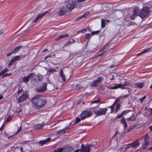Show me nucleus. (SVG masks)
Segmentation results:
<instances>
[{
  "label": "nucleus",
  "mask_w": 152,
  "mask_h": 152,
  "mask_svg": "<svg viewBox=\"0 0 152 152\" xmlns=\"http://www.w3.org/2000/svg\"><path fill=\"white\" fill-rule=\"evenodd\" d=\"M139 10L137 8H134L133 14L131 16L132 20H134L135 19V17L139 16Z\"/></svg>",
  "instance_id": "15"
},
{
  "label": "nucleus",
  "mask_w": 152,
  "mask_h": 152,
  "mask_svg": "<svg viewBox=\"0 0 152 152\" xmlns=\"http://www.w3.org/2000/svg\"><path fill=\"white\" fill-rule=\"evenodd\" d=\"M51 55H48V56H46L44 58V59L45 60H46V59L47 58H48L49 57H51Z\"/></svg>",
  "instance_id": "56"
},
{
  "label": "nucleus",
  "mask_w": 152,
  "mask_h": 152,
  "mask_svg": "<svg viewBox=\"0 0 152 152\" xmlns=\"http://www.w3.org/2000/svg\"><path fill=\"white\" fill-rule=\"evenodd\" d=\"M56 71L54 69H50L48 70V72H56Z\"/></svg>",
  "instance_id": "46"
},
{
  "label": "nucleus",
  "mask_w": 152,
  "mask_h": 152,
  "mask_svg": "<svg viewBox=\"0 0 152 152\" xmlns=\"http://www.w3.org/2000/svg\"><path fill=\"white\" fill-rule=\"evenodd\" d=\"M80 151V149H77L74 152H79Z\"/></svg>",
  "instance_id": "63"
},
{
  "label": "nucleus",
  "mask_w": 152,
  "mask_h": 152,
  "mask_svg": "<svg viewBox=\"0 0 152 152\" xmlns=\"http://www.w3.org/2000/svg\"><path fill=\"white\" fill-rule=\"evenodd\" d=\"M119 99H118L117 100H115V101H114V103H113L114 104H116V103H117V102L119 101Z\"/></svg>",
  "instance_id": "58"
},
{
  "label": "nucleus",
  "mask_w": 152,
  "mask_h": 152,
  "mask_svg": "<svg viewBox=\"0 0 152 152\" xmlns=\"http://www.w3.org/2000/svg\"><path fill=\"white\" fill-rule=\"evenodd\" d=\"M84 31V32H86V29L85 28H84V29H82L81 30L79 31L81 32H84V31Z\"/></svg>",
  "instance_id": "57"
},
{
  "label": "nucleus",
  "mask_w": 152,
  "mask_h": 152,
  "mask_svg": "<svg viewBox=\"0 0 152 152\" xmlns=\"http://www.w3.org/2000/svg\"><path fill=\"white\" fill-rule=\"evenodd\" d=\"M151 49H152V46H151L149 48H146L144 49L143 50V51L141 52V53H143V54L145 53L150 51Z\"/></svg>",
  "instance_id": "28"
},
{
  "label": "nucleus",
  "mask_w": 152,
  "mask_h": 152,
  "mask_svg": "<svg viewBox=\"0 0 152 152\" xmlns=\"http://www.w3.org/2000/svg\"><path fill=\"white\" fill-rule=\"evenodd\" d=\"M118 133V131H116L115 133L114 134V137L115 136L117 135Z\"/></svg>",
  "instance_id": "64"
},
{
  "label": "nucleus",
  "mask_w": 152,
  "mask_h": 152,
  "mask_svg": "<svg viewBox=\"0 0 152 152\" xmlns=\"http://www.w3.org/2000/svg\"><path fill=\"white\" fill-rule=\"evenodd\" d=\"M132 147L136 149L137 147H138L140 145V143L139 142V140L138 139L134 140L132 142Z\"/></svg>",
  "instance_id": "18"
},
{
  "label": "nucleus",
  "mask_w": 152,
  "mask_h": 152,
  "mask_svg": "<svg viewBox=\"0 0 152 152\" xmlns=\"http://www.w3.org/2000/svg\"><path fill=\"white\" fill-rule=\"evenodd\" d=\"M50 138L48 137V138L45 139V140L39 141L38 142V144L39 145L42 146L45 144L46 143L50 141Z\"/></svg>",
  "instance_id": "16"
},
{
  "label": "nucleus",
  "mask_w": 152,
  "mask_h": 152,
  "mask_svg": "<svg viewBox=\"0 0 152 152\" xmlns=\"http://www.w3.org/2000/svg\"><path fill=\"white\" fill-rule=\"evenodd\" d=\"M70 45V43L68 41V42H67L66 43H65L64 45V47H65L66 46H68L69 45Z\"/></svg>",
  "instance_id": "48"
},
{
  "label": "nucleus",
  "mask_w": 152,
  "mask_h": 152,
  "mask_svg": "<svg viewBox=\"0 0 152 152\" xmlns=\"http://www.w3.org/2000/svg\"><path fill=\"white\" fill-rule=\"evenodd\" d=\"M104 53V52L102 53H99L96 56H95V57L97 58L98 57L102 56Z\"/></svg>",
  "instance_id": "40"
},
{
  "label": "nucleus",
  "mask_w": 152,
  "mask_h": 152,
  "mask_svg": "<svg viewBox=\"0 0 152 152\" xmlns=\"http://www.w3.org/2000/svg\"><path fill=\"white\" fill-rule=\"evenodd\" d=\"M4 122L3 123V124L2 125L1 127L0 128V131H2L4 129Z\"/></svg>",
  "instance_id": "50"
},
{
  "label": "nucleus",
  "mask_w": 152,
  "mask_h": 152,
  "mask_svg": "<svg viewBox=\"0 0 152 152\" xmlns=\"http://www.w3.org/2000/svg\"><path fill=\"white\" fill-rule=\"evenodd\" d=\"M148 145H149L148 144H147L146 143L144 142L142 146V148L143 149H145Z\"/></svg>",
  "instance_id": "34"
},
{
  "label": "nucleus",
  "mask_w": 152,
  "mask_h": 152,
  "mask_svg": "<svg viewBox=\"0 0 152 152\" xmlns=\"http://www.w3.org/2000/svg\"><path fill=\"white\" fill-rule=\"evenodd\" d=\"M75 41V40L73 39H70L69 41L70 44L74 43Z\"/></svg>",
  "instance_id": "43"
},
{
  "label": "nucleus",
  "mask_w": 152,
  "mask_h": 152,
  "mask_svg": "<svg viewBox=\"0 0 152 152\" xmlns=\"http://www.w3.org/2000/svg\"><path fill=\"white\" fill-rule=\"evenodd\" d=\"M91 146L90 145H87L84 146V145L83 144L81 145L80 151V152H90V148Z\"/></svg>",
  "instance_id": "9"
},
{
  "label": "nucleus",
  "mask_w": 152,
  "mask_h": 152,
  "mask_svg": "<svg viewBox=\"0 0 152 152\" xmlns=\"http://www.w3.org/2000/svg\"><path fill=\"white\" fill-rule=\"evenodd\" d=\"M59 75L61 77L62 81L63 82H64L66 80V78L65 76L63 73L62 69H61L59 73Z\"/></svg>",
  "instance_id": "24"
},
{
  "label": "nucleus",
  "mask_w": 152,
  "mask_h": 152,
  "mask_svg": "<svg viewBox=\"0 0 152 152\" xmlns=\"http://www.w3.org/2000/svg\"><path fill=\"white\" fill-rule=\"evenodd\" d=\"M69 36V34H61L58 36V37L55 39L56 41H58L60 39H61L63 38H67Z\"/></svg>",
  "instance_id": "21"
},
{
  "label": "nucleus",
  "mask_w": 152,
  "mask_h": 152,
  "mask_svg": "<svg viewBox=\"0 0 152 152\" xmlns=\"http://www.w3.org/2000/svg\"><path fill=\"white\" fill-rule=\"evenodd\" d=\"M48 50V49H44L42 51V53H44V52H46Z\"/></svg>",
  "instance_id": "61"
},
{
  "label": "nucleus",
  "mask_w": 152,
  "mask_h": 152,
  "mask_svg": "<svg viewBox=\"0 0 152 152\" xmlns=\"http://www.w3.org/2000/svg\"><path fill=\"white\" fill-rule=\"evenodd\" d=\"M121 105L119 104H116L115 109V113H116L120 108Z\"/></svg>",
  "instance_id": "30"
},
{
  "label": "nucleus",
  "mask_w": 152,
  "mask_h": 152,
  "mask_svg": "<svg viewBox=\"0 0 152 152\" xmlns=\"http://www.w3.org/2000/svg\"><path fill=\"white\" fill-rule=\"evenodd\" d=\"M135 119V115L134 114H132L130 117L126 118V120L127 121H134Z\"/></svg>",
  "instance_id": "25"
},
{
  "label": "nucleus",
  "mask_w": 152,
  "mask_h": 152,
  "mask_svg": "<svg viewBox=\"0 0 152 152\" xmlns=\"http://www.w3.org/2000/svg\"><path fill=\"white\" fill-rule=\"evenodd\" d=\"M110 45V43H108L107 44L105 45H104L103 48L104 49L107 48Z\"/></svg>",
  "instance_id": "44"
},
{
  "label": "nucleus",
  "mask_w": 152,
  "mask_h": 152,
  "mask_svg": "<svg viewBox=\"0 0 152 152\" xmlns=\"http://www.w3.org/2000/svg\"><path fill=\"white\" fill-rule=\"evenodd\" d=\"M146 98V96H144L142 98H141L139 99V101L140 103H141Z\"/></svg>",
  "instance_id": "39"
},
{
  "label": "nucleus",
  "mask_w": 152,
  "mask_h": 152,
  "mask_svg": "<svg viewBox=\"0 0 152 152\" xmlns=\"http://www.w3.org/2000/svg\"><path fill=\"white\" fill-rule=\"evenodd\" d=\"M20 150L21 151V152H24L23 151V148L22 147H20Z\"/></svg>",
  "instance_id": "60"
},
{
  "label": "nucleus",
  "mask_w": 152,
  "mask_h": 152,
  "mask_svg": "<svg viewBox=\"0 0 152 152\" xmlns=\"http://www.w3.org/2000/svg\"><path fill=\"white\" fill-rule=\"evenodd\" d=\"M21 127L20 126V127L18 129V130H17L16 132V134H17L18 133H19L21 130Z\"/></svg>",
  "instance_id": "51"
},
{
  "label": "nucleus",
  "mask_w": 152,
  "mask_h": 152,
  "mask_svg": "<svg viewBox=\"0 0 152 152\" xmlns=\"http://www.w3.org/2000/svg\"><path fill=\"white\" fill-rule=\"evenodd\" d=\"M89 14V12H85L84 14L83 15H84V18L86 17Z\"/></svg>",
  "instance_id": "42"
},
{
  "label": "nucleus",
  "mask_w": 152,
  "mask_h": 152,
  "mask_svg": "<svg viewBox=\"0 0 152 152\" xmlns=\"http://www.w3.org/2000/svg\"><path fill=\"white\" fill-rule=\"evenodd\" d=\"M47 83H42V85L39 87L36 88L35 90L38 92H42L45 91L47 90Z\"/></svg>",
  "instance_id": "8"
},
{
  "label": "nucleus",
  "mask_w": 152,
  "mask_h": 152,
  "mask_svg": "<svg viewBox=\"0 0 152 152\" xmlns=\"http://www.w3.org/2000/svg\"><path fill=\"white\" fill-rule=\"evenodd\" d=\"M53 152H63V148H59L53 151Z\"/></svg>",
  "instance_id": "32"
},
{
  "label": "nucleus",
  "mask_w": 152,
  "mask_h": 152,
  "mask_svg": "<svg viewBox=\"0 0 152 152\" xmlns=\"http://www.w3.org/2000/svg\"><path fill=\"white\" fill-rule=\"evenodd\" d=\"M108 110V108L104 107L102 108H97L94 110V113L97 116L105 114Z\"/></svg>",
  "instance_id": "5"
},
{
  "label": "nucleus",
  "mask_w": 152,
  "mask_h": 152,
  "mask_svg": "<svg viewBox=\"0 0 152 152\" xmlns=\"http://www.w3.org/2000/svg\"><path fill=\"white\" fill-rule=\"evenodd\" d=\"M92 115V112L90 110H86L83 111L80 115V118L82 120L90 117Z\"/></svg>",
  "instance_id": "6"
},
{
  "label": "nucleus",
  "mask_w": 152,
  "mask_h": 152,
  "mask_svg": "<svg viewBox=\"0 0 152 152\" xmlns=\"http://www.w3.org/2000/svg\"><path fill=\"white\" fill-rule=\"evenodd\" d=\"M83 16L84 15H81V16H80L79 17L77 18L76 19V20H75V21H77L79 20H81V19H82V18H84V17Z\"/></svg>",
  "instance_id": "38"
},
{
  "label": "nucleus",
  "mask_w": 152,
  "mask_h": 152,
  "mask_svg": "<svg viewBox=\"0 0 152 152\" xmlns=\"http://www.w3.org/2000/svg\"><path fill=\"white\" fill-rule=\"evenodd\" d=\"M130 85V83L128 81H126L124 84L123 85V87H125V86H129Z\"/></svg>",
  "instance_id": "36"
},
{
  "label": "nucleus",
  "mask_w": 152,
  "mask_h": 152,
  "mask_svg": "<svg viewBox=\"0 0 152 152\" xmlns=\"http://www.w3.org/2000/svg\"><path fill=\"white\" fill-rule=\"evenodd\" d=\"M120 123L121 124H123L124 129H126L127 127V124L126 121V119L125 117H122L121 119Z\"/></svg>",
  "instance_id": "17"
},
{
  "label": "nucleus",
  "mask_w": 152,
  "mask_h": 152,
  "mask_svg": "<svg viewBox=\"0 0 152 152\" xmlns=\"http://www.w3.org/2000/svg\"><path fill=\"white\" fill-rule=\"evenodd\" d=\"M129 96V94H126V95H124V96H122V97L123 98L126 99L127 97H128Z\"/></svg>",
  "instance_id": "49"
},
{
  "label": "nucleus",
  "mask_w": 152,
  "mask_h": 152,
  "mask_svg": "<svg viewBox=\"0 0 152 152\" xmlns=\"http://www.w3.org/2000/svg\"><path fill=\"white\" fill-rule=\"evenodd\" d=\"M12 118L11 116H9L7 119L6 122H8L11 120Z\"/></svg>",
  "instance_id": "45"
},
{
  "label": "nucleus",
  "mask_w": 152,
  "mask_h": 152,
  "mask_svg": "<svg viewBox=\"0 0 152 152\" xmlns=\"http://www.w3.org/2000/svg\"><path fill=\"white\" fill-rule=\"evenodd\" d=\"M150 140V136L147 134H146L144 136V142L146 143L149 145Z\"/></svg>",
  "instance_id": "22"
},
{
  "label": "nucleus",
  "mask_w": 152,
  "mask_h": 152,
  "mask_svg": "<svg viewBox=\"0 0 152 152\" xmlns=\"http://www.w3.org/2000/svg\"><path fill=\"white\" fill-rule=\"evenodd\" d=\"M149 12L150 9L149 7H144L139 12V16L142 19H144L148 16L149 13Z\"/></svg>",
  "instance_id": "2"
},
{
  "label": "nucleus",
  "mask_w": 152,
  "mask_h": 152,
  "mask_svg": "<svg viewBox=\"0 0 152 152\" xmlns=\"http://www.w3.org/2000/svg\"><path fill=\"white\" fill-rule=\"evenodd\" d=\"M23 90L22 89H19L18 92V94H19L20 93H21L23 91Z\"/></svg>",
  "instance_id": "52"
},
{
  "label": "nucleus",
  "mask_w": 152,
  "mask_h": 152,
  "mask_svg": "<svg viewBox=\"0 0 152 152\" xmlns=\"http://www.w3.org/2000/svg\"><path fill=\"white\" fill-rule=\"evenodd\" d=\"M77 5L76 1L69 0L66 3V7L68 8L69 11H71L72 9L75 8Z\"/></svg>",
  "instance_id": "3"
},
{
  "label": "nucleus",
  "mask_w": 152,
  "mask_h": 152,
  "mask_svg": "<svg viewBox=\"0 0 152 152\" xmlns=\"http://www.w3.org/2000/svg\"><path fill=\"white\" fill-rule=\"evenodd\" d=\"M104 49L103 48H101V49H100L99 50V53H103L104 52V53L106 52V51H104Z\"/></svg>",
  "instance_id": "47"
},
{
  "label": "nucleus",
  "mask_w": 152,
  "mask_h": 152,
  "mask_svg": "<svg viewBox=\"0 0 152 152\" xmlns=\"http://www.w3.org/2000/svg\"><path fill=\"white\" fill-rule=\"evenodd\" d=\"M85 37L86 39L88 40H89L92 36L90 35V34L89 33H87L85 34Z\"/></svg>",
  "instance_id": "33"
},
{
  "label": "nucleus",
  "mask_w": 152,
  "mask_h": 152,
  "mask_svg": "<svg viewBox=\"0 0 152 152\" xmlns=\"http://www.w3.org/2000/svg\"><path fill=\"white\" fill-rule=\"evenodd\" d=\"M38 80L39 81H41L42 80V77H41V76L40 77L39 76H38Z\"/></svg>",
  "instance_id": "55"
},
{
  "label": "nucleus",
  "mask_w": 152,
  "mask_h": 152,
  "mask_svg": "<svg viewBox=\"0 0 152 152\" xmlns=\"http://www.w3.org/2000/svg\"><path fill=\"white\" fill-rule=\"evenodd\" d=\"M99 99L97 100L94 101L92 102V103H98L99 102Z\"/></svg>",
  "instance_id": "53"
},
{
  "label": "nucleus",
  "mask_w": 152,
  "mask_h": 152,
  "mask_svg": "<svg viewBox=\"0 0 152 152\" xmlns=\"http://www.w3.org/2000/svg\"><path fill=\"white\" fill-rule=\"evenodd\" d=\"M29 97V95L27 92H24L22 95L20 96L18 99V102L21 103L25 101Z\"/></svg>",
  "instance_id": "7"
},
{
  "label": "nucleus",
  "mask_w": 152,
  "mask_h": 152,
  "mask_svg": "<svg viewBox=\"0 0 152 152\" xmlns=\"http://www.w3.org/2000/svg\"><path fill=\"white\" fill-rule=\"evenodd\" d=\"M12 75V73H6V74H4L2 76V78H3L4 77L7 76H10Z\"/></svg>",
  "instance_id": "41"
},
{
  "label": "nucleus",
  "mask_w": 152,
  "mask_h": 152,
  "mask_svg": "<svg viewBox=\"0 0 152 152\" xmlns=\"http://www.w3.org/2000/svg\"><path fill=\"white\" fill-rule=\"evenodd\" d=\"M45 125L44 123L42 122V124H36L34 126V129L36 130L41 129Z\"/></svg>",
  "instance_id": "20"
},
{
  "label": "nucleus",
  "mask_w": 152,
  "mask_h": 152,
  "mask_svg": "<svg viewBox=\"0 0 152 152\" xmlns=\"http://www.w3.org/2000/svg\"><path fill=\"white\" fill-rule=\"evenodd\" d=\"M104 80V77L102 76H99L96 79L94 80L91 83L90 85L92 87H96L99 86L101 83Z\"/></svg>",
  "instance_id": "4"
},
{
  "label": "nucleus",
  "mask_w": 152,
  "mask_h": 152,
  "mask_svg": "<svg viewBox=\"0 0 152 152\" xmlns=\"http://www.w3.org/2000/svg\"><path fill=\"white\" fill-rule=\"evenodd\" d=\"M20 56H15L13 58H12L8 64V66L9 67L11 66L14 65L15 63L17 61L20 60Z\"/></svg>",
  "instance_id": "10"
},
{
  "label": "nucleus",
  "mask_w": 152,
  "mask_h": 152,
  "mask_svg": "<svg viewBox=\"0 0 152 152\" xmlns=\"http://www.w3.org/2000/svg\"><path fill=\"white\" fill-rule=\"evenodd\" d=\"M132 142L130 143H129V144L126 145L130 146L131 147H132Z\"/></svg>",
  "instance_id": "62"
},
{
  "label": "nucleus",
  "mask_w": 152,
  "mask_h": 152,
  "mask_svg": "<svg viewBox=\"0 0 152 152\" xmlns=\"http://www.w3.org/2000/svg\"><path fill=\"white\" fill-rule=\"evenodd\" d=\"M101 27L103 28L105 27V21L104 20L102 19H101Z\"/></svg>",
  "instance_id": "35"
},
{
  "label": "nucleus",
  "mask_w": 152,
  "mask_h": 152,
  "mask_svg": "<svg viewBox=\"0 0 152 152\" xmlns=\"http://www.w3.org/2000/svg\"><path fill=\"white\" fill-rule=\"evenodd\" d=\"M67 12V9L66 6H63L60 8L59 11L57 13V14L60 16L63 15Z\"/></svg>",
  "instance_id": "11"
},
{
  "label": "nucleus",
  "mask_w": 152,
  "mask_h": 152,
  "mask_svg": "<svg viewBox=\"0 0 152 152\" xmlns=\"http://www.w3.org/2000/svg\"><path fill=\"white\" fill-rule=\"evenodd\" d=\"M31 102L34 104L35 109L39 110L46 105L47 101L45 97L37 95L32 97Z\"/></svg>",
  "instance_id": "1"
},
{
  "label": "nucleus",
  "mask_w": 152,
  "mask_h": 152,
  "mask_svg": "<svg viewBox=\"0 0 152 152\" xmlns=\"http://www.w3.org/2000/svg\"><path fill=\"white\" fill-rule=\"evenodd\" d=\"M81 119L80 118H79L78 117H77L76 118V120H75V123H77L80 122L81 121Z\"/></svg>",
  "instance_id": "37"
},
{
  "label": "nucleus",
  "mask_w": 152,
  "mask_h": 152,
  "mask_svg": "<svg viewBox=\"0 0 152 152\" xmlns=\"http://www.w3.org/2000/svg\"><path fill=\"white\" fill-rule=\"evenodd\" d=\"M48 12V11H45V12H43L42 13L39 14L35 18L34 22V23L37 22L38 21L39 19H42L43 17Z\"/></svg>",
  "instance_id": "12"
},
{
  "label": "nucleus",
  "mask_w": 152,
  "mask_h": 152,
  "mask_svg": "<svg viewBox=\"0 0 152 152\" xmlns=\"http://www.w3.org/2000/svg\"><path fill=\"white\" fill-rule=\"evenodd\" d=\"M122 117V116L120 114V115H118L116 117V118H119L121 117Z\"/></svg>",
  "instance_id": "54"
},
{
  "label": "nucleus",
  "mask_w": 152,
  "mask_h": 152,
  "mask_svg": "<svg viewBox=\"0 0 152 152\" xmlns=\"http://www.w3.org/2000/svg\"><path fill=\"white\" fill-rule=\"evenodd\" d=\"M145 84L144 82H137L135 84V88H137L139 89L142 88L144 86Z\"/></svg>",
  "instance_id": "19"
},
{
  "label": "nucleus",
  "mask_w": 152,
  "mask_h": 152,
  "mask_svg": "<svg viewBox=\"0 0 152 152\" xmlns=\"http://www.w3.org/2000/svg\"><path fill=\"white\" fill-rule=\"evenodd\" d=\"M8 71V69L7 68H5L1 71L0 72V76L4 75Z\"/></svg>",
  "instance_id": "26"
},
{
  "label": "nucleus",
  "mask_w": 152,
  "mask_h": 152,
  "mask_svg": "<svg viewBox=\"0 0 152 152\" xmlns=\"http://www.w3.org/2000/svg\"><path fill=\"white\" fill-rule=\"evenodd\" d=\"M100 32V30L93 31L91 32V36H92L94 35H97Z\"/></svg>",
  "instance_id": "31"
},
{
  "label": "nucleus",
  "mask_w": 152,
  "mask_h": 152,
  "mask_svg": "<svg viewBox=\"0 0 152 152\" xmlns=\"http://www.w3.org/2000/svg\"><path fill=\"white\" fill-rule=\"evenodd\" d=\"M21 48V46H18L15 48L14 50L12 51L13 53H17L19 49Z\"/></svg>",
  "instance_id": "27"
},
{
  "label": "nucleus",
  "mask_w": 152,
  "mask_h": 152,
  "mask_svg": "<svg viewBox=\"0 0 152 152\" xmlns=\"http://www.w3.org/2000/svg\"><path fill=\"white\" fill-rule=\"evenodd\" d=\"M66 132V131L65 130V128L62 129V130H60L56 132V134H64Z\"/></svg>",
  "instance_id": "29"
},
{
  "label": "nucleus",
  "mask_w": 152,
  "mask_h": 152,
  "mask_svg": "<svg viewBox=\"0 0 152 152\" xmlns=\"http://www.w3.org/2000/svg\"><path fill=\"white\" fill-rule=\"evenodd\" d=\"M73 148L71 147H63V152H72Z\"/></svg>",
  "instance_id": "23"
},
{
  "label": "nucleus",
  "mask_w": 152,
  "mask_h": 152,
  "mask_svg": "<svg viewBox=\"0 0 152 152\" xmlns=\"http://www.w3.org/2000/svg\"><path fill=\"white\" fill-rule=\"evenodd\" d=\"M12 53H12V52L11 53H7V57H9V56H10L11 54Z\"/></svg>",
  "instance_id": "59"
},
{
  "label": "nucleus",
  "mask_w": 152,
  "mask_h": 152,
  "mask_svg": "<svg viewBox=\"0 0 152 152\" xmlns=\"http://www.w3.org/2000/svg\"><path fill=\"white\" fill-rule=\"evenodd\" d=\"M110 89H116L118 88H121V89H126V88L125 87H123V85L121 84H115V86L113 87H110L108 88Z\"/></svg>",
  "instance_id": "13"
},
{
  "label": "nucleus",
  "mask_w": 152,
  "mask_h": 152,
  "mask_svg": "<svg viewBox=\"0 0 152 152\" xmlns=\"http://www.w3.org/2000/svg\"><path fill=\"white\" fill-rule=\"evenodd\" d=\"M34 74L33 73L30 74L26 76H24L22 77V82L24 83H27L30 80V77Z\"/></svg>",
  "instance_id": "14"
}]
</instances>
